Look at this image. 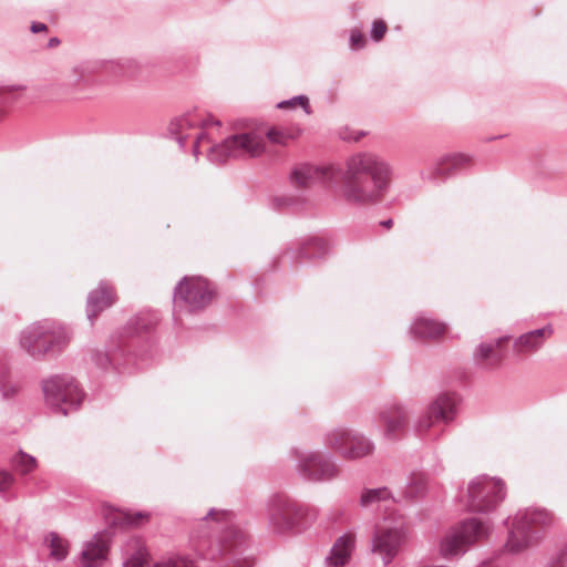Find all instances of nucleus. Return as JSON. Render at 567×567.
<instances>
[{
  "instance_id": "nucleus-22",
  "label": "nucleus",
  "mask_w": 567,
  "mask_h": 567,
  "mask_svg": "<svg viewBox=\"0 0 567 567\" xmlns=\"http://www.w3.org/2000/svg\"><path fill=\"white\" fill-rule=\"evenodd\" d=\"M354 546L355 537L353 534L347 533L340 536L326 558L327 567H343L349 561Z\"/></svg>"
},
{
  "instance_id": "nucleus-40",
  "label": "nucleus",
  "mask_w": 567,
  "mask_h": 567,
  "mask_svg": "<svg viewBox=\"0 0 567 567\" xmlns=\"http://www.w3.org/2000/svg\"><path fill=\"white\" fill-rule=\"evenodd\" d=\"M204 141H208V136L206 133H200L196 135L194 143H193V154L195 157H198L200 151V145L204 143Z\"/></svg>"
},
{
  "instance_id": "nucleus-7",
  "label": "nucleus",
  "mask_w": 567,
  "mask_h": 567,
  "mask_svg": "<svg viewBox=\"0 0 567 567\" xmlns=\"http://www.w3.org/2000/svg\"><path fill=\"white\" fill-rule=\"evenodd\" d=\"M488 526L478 518L463 520L450 529L440 543V553L444 558L464 554L475 542L487 536Z\"/></svg>"
},
{
  "instance_id": "nucleus-30",
  "label": "nucleus",
  "mask_w": 567,
  "mask_h": 567,
  "mask_svg": "<svg viewBox=\"0 0 567 567\" xmlns=\"http://www.w3.org/2000/svg\"><path fill=\"white\" fill-rule=\"evenodd\" d=\"M267 137L272 143L286 145L288 141L293 140L296 135L284 128H270L267 132Z\"/></svg>"
},
{
  "instance_id": "nucleus-24",
  "label": "nucleus",
  "mask_w": 567,
  "mask_h": 567,
  "mask_svg": "<svg viewBox=\"0 0 567 567\" xmlns=\"http://www.w3.org/2000/svg\"><path fill=\"white\" fill-rule=\"evenodd\" d=\"M330 249L329 241L322 237H312L305 243L299 248V254L307 259H316L321 258L326 254H328Z\"/></svg>"
},
{
  "instance_id": "nucleus-11",
  "label": "nucleus",
  "mask_w": 567,
  "mask_h": 567,
  "mask_svg": "<svg viewBox=\"0 0 567 567\" xmlns=\"http://www.w3.org/2000/svg\"><path fill=\"white\" fill-rule=\"evenodd\" d=\"M553 522L554 516L546 509L533 508L518 513L509 530L506 548L512 553H518L532 543V528L547 527Z\"/></svg>"
},
{
  "instance_id": "nucleus-47",
  "label": "nucleus",
  "mask_w": 567,
  "mask_h": 567,
  "mask_svg": "<svg viewBox=\"0 0 567 567\" xmlns=\"http://www.w3.org/2000/svg\"><path fill=\"white\" fill-rule=\"evenodd\" d=\"M230 546H231V545H229V546H224L221 550H223V551H226V550H228V549L230 548Z\"/></svg>"
},
{
  "instance_id": "nucleus-6",
  "label": "nucleus",
  "mask_w": 567,
  "mask_h": 567,
  "mask_svg": "<svg viewBox=\"0 0 567 567\" xmlns=\"http://www.w3.org/2000/svg\"><path fill=\"white\" fill-rule=\"evenodd\" d=\"M42 389L47 404L63 415L76 410L83 399V393L69 375L51 377L43 381Z\"/></svg>"
},
{
  "instance_id": "nucleus-14",
  "label": "nucleus",
  "mask_w": 567,
  "mask_h": 567,
  "mask_svg": "<svg viewBox=\"0 0 567 567\" xmlns=\"http://www.w3.org/2000/svg\"><path fill=\"white\" fill-rule=\"evenodd\" d=\"M337 176L333 166H313L310 164L297 165L290 173V183L297 187L306 188L319 182H330Z\"/></svg>"
},
{
  "instance_id": "nucleus-20",
  "label": "nucleus",
  "mask_w": 567,
  "mask_h": 567,
  "mask_svg": "<svg viewBox=\"0 0 567 567\" xmlns=\"http://www.w3.org/2000/svg\"><path fill=\"white\" fill-rule=\"evenodd\" d=\"M213 121H202L195 113H187L181 117L175 118L169 124V133L175 137L181 148H185L187 140L189 137L188 131L199 125L207 126ZM214 124L219 125V121H215Z\"/></svg>"
},
{
  "instance_id": "nucleus-43",
  "label": "nucleus",
  "mask_w": 567,
  "mask_h": 567,
  "mask_svg": "<svg viewBox=\"0 0 567 567\" xmlns=\"http://www.w3.org/2000/svg\"><path fill=\"white\" fill-rule=\"evenodd\" d=\"M47 29H48L47 24H44L42 22H33L31 25V31L33 33L42 32V31H45Z\"/></svg>"
},
{
  "instance_id": "nucleus-37",
  "label": "nucleus",
  "mask_w": 567,
  "mask_h": 567,
  "mask_svg": "<svg viewBox=\"0 0 567 567\" xmlns=\"http://www.w3.org/2000/svg\"><path fill=\"white\" fill-rule=\"evenodd\" d=\"M14 483V477L8 472H0V493H6Z\"/></svg>"
},
{
  "instance_id": "nucleus-28",
  "label": "nucleus",
  "mask_w": 567,
  "mask_h": 567,
  "mask_svg": "<svg viewBox=\"0 0 567 567\" xmlns=\"http://www.w3.org/2000/svg\"><path fill=\"white\" fill-rule=\"evenodd\" d=\"M13 463L16 470L21 474H28L37 467V460L33 456L23 452H20L14 457Z\"/></svg>"
},
{
  "instance_id": "nucleus-2",
  "label": "nucleus",
  "mask_w": 567,
  "mask_h": 567,
  "mask_svg": "<svg viewBox=\"0 0 567 567\" xmlns=\"http://www.w3.org/2000/svg\"><path fill=\"white\" fill-rule=\"evenodd\" d=\"M268 530L276 535L300 533L317 518V511L286 494L272 495L266 506Z\"/></svg>"
},
{
  "instance_id": "nucleus-27",
  "label": "nucleus",
  "mask_w": 567,
  "mask_h": 567,
  "mask_svg": "<svg viewBox=\"0 0 567 567\" xmlns=\"http://www.w3.org/2000/svg\"><path fill=\"white\" fill-rule=\"evenodd\" d=\"M20 390V385L13 382L10 378L9 372H0V392L3 399H12L17 395Z\"/></svg>"
},
{
  "instance_id": "nucleus-35",
  "label": "nucleus",
  "mask_w": 567,
  "mask_h": 567,
  "mask_svg": "<svg viewBox=\"0 0 567 567\" xmlns=\"http://www.w3.org/2000/svg\"><path fill=\"white\" fill-rule=\"evenodd\" d=\"M233 513L228 511H217L216 508H212L207 515L204 517V519H213L216 522H224L225 524H228L233 520Z\"/></svg>"
},
{
  "instance_id": "nucleus-21",
  "label": "nucleus",
  "mask_w": 567,
  "mask_h": 567,
  "mask_svg": "<svg viewBox=\"0 0 567 567\" xmlns=\"http://www.w3.org/2000/svg\"><path fill=\"white\" fill-rule=\"evenodd\" d=\"M471 163V157L464 154H454L442 158L427 174H423V179L435 181L446 178L454 172L466 167Z\"/></svg>"
},
{
  "instance_id": "nucleus-5",
  "label": "nucleus",
  "mask_w": 567,
  "mask_h": 567,
  "mask_svg": "<svg viewBox=\"0 0 567 567\" xmlns=\"http://www.w3.org/2000/svg\"><path fill=\"white\" fill-rule=\"evenodd\" d=\"M265 152V138L257 133L233 134L208 148V158L223 164L229 159H247L260 156Z\"/></svg>"
},
{
  "instance_id": "nucleus-41",
  "label": "nucleus",
  "mask_w": 567,
  "mask_h": 567,
  "mask_svg": "<svg viewBox=\"0 0 567 567\" xmlns=\"http://www.w3.org/2000/svg\"><path fill=\"white\" fill-rule=\"evenodd\" d=\"M364 40L360 32L353 31L350 35V44L353 49H359L363 45Z\"/></svg>"
},
{
  "instance_id": "nucleus-32",
  "label": "nucleus",
  "mask_w": 567,
  "mask_h": 567,
  "mask_svg": "<svg viewBox=\"0 0 567 567\" xmlns=\"http://www.w3.org/2000/svg\"><path fill=\"white\" fill-rule=\"evenodd\" d=\"M23 90H25V86H23V85H12V86H6V87L0 89V104L1 105L10 104L14 100L13 93L18 92V91H23ZM2 113L3 112L0 109V116H2Z\"/></svg>"
},
{
  "instance_id": "nucleus-17",
  "label": "nucleus",
  "mask_w": 567,
  "mask_h": 567,
  "mask_svg": "<svg viewBox=\"0 0 567 567\" xmlns=\"http://www.w3.org/2000/svg\"><path fill=\"white\" fill-rule=\"evenodd\" d=\"M116 300L113 288L105 281H101L99 287L92 290L87 296L86 313L91 322L105 309L111 307Z\"/></svg>"
},
{
  "instance_id": "nucleus-31",
  "label": "nucleus",
  "mask_w": 567,
  "mask_h": 567,
  "mask_svg": "<svg viewBox=\"0 0 567 567\" xmlns=\"http://www.w3.org/2000/svg\"><path fill=\"white\" fill-rule=\"evenodd\" d=\"M301 106L307 114H310L309 100L306 95L293 96L290 100L281 101L277 104L278 109L297 107Z\"/></svg>"
},
{
  "instance_id": "nucleus-10",
  "label": "nucleus",
  "mask_w": 567,
  "mask_h": 567,
  "mask_svg": "<svg viewBox=\"0 0 567 567\" xmlns=\"http://www.w3.org/2000/svg\"><path fill=\"white\" fill-rule=\"evenodd\" d=\"M214 289L199 276H185L175 287L173 300L177 308L189 312L200 311L213 300Z\"/></svg>"
},
{
  "instance_id": "nucleus-8",
  "label": "nucleus",
  "mask_w": 567,
  "mask_h": 567,
  "mask_svg": "<svg viewBox=\"0 0 567 567\" xmlns=\"http://www.w3.org/2000/svg\"><path fill=\"white\" fill-rule=\"evenodd\" d=\"M503 481L478 475L468 483L466 506L472 512L488 513L494 511L505 498Z\"/></svg>"
},
{
  "instance_id": "nucleus-15",
  "label": "nucleus",
  "mask_w": 567,
  "mask_h": 567,
  "mask_svg": "<svg viewBox=\"0 0 567 567\" xmlns=\"http://www.w3.org/2000/svg\"><path fill=\"white\" fill-rule=\"evenodd\" d=\"M379 419L384 425V439L394 441L404 432L409 422V413L402 405L391 404L380 412Z\"/></svg>"
},
{
  "instance_id": "nucleus-36",
  "label": "nucleus",
  "mask_w": 567,
  "mask_h": 567,
  "mask_svg": "<svg viewBox=\"0 0 567 567\" xmlns=\"http://www.w3.org/2000/svg\"><path fill=\"white\" fill-rule=\"evenodd\" d=\"M144 551L142 548L137 549L130 558L124 560L123 567H143Z\"/></svg>"
},
{
  "instance_id": "nucleus-39",
  "label": "nucleus",
  "mask_w": 567,
  "mask_h": 567,
  "mask_svg": "<svg viewBox=\"0 0 567 567\" xmlns=\"http://www.w3.org/2000/svg\"><path fill=\"white\" fill-rule=\"evenodd\" d=\"M547 567H567V545L553 558Z\"/></svg>"
},
{
  "instance_id": "nucleus-16",
  "label": "nucleus",
  "mask_w": 567,
  "mask_h": 567,
  "mask_svg": "<svg viewBox=\"0 0 567 567\" xmlns=\"http://www.w3.org/2000/svg\"><path fill=\"white\" fill-rule=\"evenodd\" d=\"M550 324L528 331L514 340L513 349L518 355H526L538 351L553 334Z\"/></svg>"
},
{
  "instance_id": "nucleus-26",
  "label": "nucleus",
  "mask_w": 567,
  "mask_h": 567,
  "mask_svg": "<svg viewBox=\"0 0 567 567\" xmlns=\"http://www.w3.org/2000/svg\"><path fill=\"white\" fill-rule=\"evenodd\" d=\"M391 496L386 487H379L372 489H365L362 492L360 497V504L363 507L370 506L374 503L384 502Z\"/></svg>"
},
{
  "instance_id": "nucleus-18",
  "label": "nucleus",
  "mask_w": 567,
  "mask_h": 567,
  "mask_svg": "<svg viewBox=\"0 0 567 567\" xmlns=\"http://www.w3.org/2000/svg\"><path fill=\"white\" fill-rule=\"evenodd\" d=\"M109 543L103 533H96L83 545L80 561L83 567H100L105 560Z\"/></svg>"
},
{
  "instance_id": "nucleus-4",
  "label": "nucleus",
  "mask_w": 567,
  "mask_h": 567,
  "mask_svg": "<svg viewBox=\"0 0 567 567\" xmlns=\"http://www.w3.org/2000/svg\"><path fill=\"white\" fill-rule=\"evenodd\" d=\"M406 539V520L404 516L391 512L375 525L371 550L381 556L385 565L399 554Z\"/></svg>"
},
{
  "instance_id": "nucleus-23",
  "label": "nucleus",
  "mask_w": 567,
  "mask_h": 567,
  "mask_svg": "<svg viewBox=\"0 0 567 567\" xmlns=\"http://www.w3.org/2000/svg\"><path fill=\"white\" fill-rule=\"evenodd\" d=\"M410 331L419 339H434L445 332V324L427 317L420 316L413 321Z\"/></svg>"
},
{
  "instance_id": "nucleus-44",
  "label": "nucleus",
  "mask_w": 567,
  "mask_h": 567,
  "mask_svg": "<svg viewBox=\"0 0 567 567\" xmlns=\"http://www.w3.org/2000/svg\"><path fill=\"white\" fill-rule=\"evenodd\" d=\"M96 363L102 367V368H105L109 363H110V359L106 354H97L96 355Z\"/></svg>"
},
{
  "instance_id": "nucleus-1",
  "label": "nucleus",
  "mask_w": 567,
  "mask_h": 567,
  "mask_svg": "<svg viewBox=\"0 0 567 567\" xmlns=\"http://www.w3.org/2000/svg\"><path fill=\"white\" fill-rule=\"evenodd\" d=\"M392 176L390 164L371 152H359L346 159L341 175V197L349 204L370 205L382 199Z\"/></svg>"
},
{
  "instance_id": "nucleus-42",
  "label": "nucleus",
  "mask_w": 567,
  "mask_h": 567,
  "mask_svg": "<svg viewBox=\"0 0 567 567\" xmlns=\"http://www.w3.org/2000/svg\"><path fill=\"white\" fill-rule=\"evenodd\" d=\"M123 523L126 525H135L138 524V520L144 517L142 513L135 514V516H131L130 514H121Z\"/></svg>"
},
{
  "instance_id": "nucleus-19",
  "label": "nucleus",
  "mask_w": 567,
  "mask_h": 567,
  "mask_svg": "<svg viewBox=\"0 0 567 567\" xmlns=\"http://www.w3.org/2000/svg\"><path fill=\"white\" fill-rule=\"evenodd\" d=\"M507 340L508 337H501L491 342H482L474 352L475 361L486 370L498 368L504 360V354L498 348Z\"/></svg>"
},
{
  "instance_id": "nucleus-12",
  "label": "nucleus",
  "mask_w": 567,
  "mask_h": 567,
  "mask_svg": "<svg viewBox=\"0 0 567 567\" xmlns=\"http://www.w3.org/2000/svg\"><path fill=\"white\" fill-rule=\"evenodd\" d=\"M458 400L454 394L439 395L419 417L415 430L419 434L426 433L435 423L452 422L457 412Z\"/></svg>"
},
{
  "instance_id": "nucleus-25",
  "label": "nucleus",
  "mask_w": 567,
  "mask_h": 567,
  "mask_svg": "<svg viewBox=\"0 0 567 567\" xmlns=\"http://www.w3.org/2000/svg\"><path fill=\"white\" fill-rule=\"evenodd\" d=\"M45 545L49 548V556L56 560L61 561L66 558L69 554V544L56 533H50L44 540Z\"/></svg>"
},
{
  "instance_id": "nucleus-29",
  "label": "nucleus",
  "mask_w": 567,
  "mask_h": 567,
  "mask_svg": "<svg viewBox=\"0 0 567 567\" xmlns=\"http://www.w3.org/2000/svg\"><path fill=\"white\" fill-rule=\"evenodd\" d=\"M243 542L236 540L235 551L230 556V565L228 567H252L254 560L247 556H240L244 554V549H241Z\"/></svg>"
},
{
  "instance_id": "nucleus-34",
  "label": "nucleus",
  "mask_w": 567,
  "mask_h": 567,
  "mask_svg": "<svg viewBox=\"0 0 567 567\" xmlns=\"http://www.w3.org/2000/svg\"><path fill=\"white\" fill-rule=\"evenodd\" d=\"M272 203L277 208H292L300 203V199L291 195H280L276 196Z\"/></svg>"
},
{
  "instance_id": "nucleus-38",
  "label": "nucleus",
  "mask_w": 567,
  "mask_h": 567,
  "mask_svg": "<svg viewBox=\"0 0 567 567\" xmlns=\"http://www.w3.org/2000/svg\"><path fill=\"white\" fill-rule=\"evenodd\" d=\"M386 25L382 20H377L372 23L371 32L374 40L380 41L384 37Z\"/></svg>"
},
{
  "instance_id": "nucleus-3",
  "label": "nucleus",
  "mask_w": 567,
  "mask_h": 567,
  "mask_svg": "<svg viewBox=\"0 0 567 567\" xmlns=\"http://www.w3.org/2000/svg\"><path fill=\"white\" fill-rule=\"evenodd\" d=\"M68 342V331L49 320L32 323L22 331L20 338L21 347L32 357L60 351Z\"/></svg>"
},
{
  "instance_id": "nucleus-45",
  "label": "nucleus",
  "mask_w": 567,
  "mask_h": 567,
  "mask_svg": "<svg viewBox=\"0 0 567 567\" xmlns=\"http://www.w3.org/2000/svg\"><path fill=\"white\" fill-rule=\"evenodd\" d=\"M380 225L389 229L393 226V220L391 218H389V219L382 220L380 223Z\"/></svg>"
},
{
  "instance_id": "nucleus-9",
  "label": "nucleus",
  "mask_w": 567,
  "mask_h": 567,
  "mask_svg": "<svg viewBox=\"0 0 567 567\" xmlns=\"http://www.w3.org/2000/svg\"><path fill=\"white\" fill-rule=\"evenodd\" d=\"M324 445L349 461L363 458L374 451V443L369 437L347 427L329 431L324 435Z\"/></svg>"
},
{
  "instance_id": "nucleus-46",
  "label": "nucleus",
  "mask_w": 567,
  "mask_h": 567,
  "mask_svg": "<svg viewBox=\"0 0 567 567\" xmlns=\"http://www.w3.org/2000/svg\"><path fill=\"white\" fill-rule=\"evenodd\" d=\"M59 43H60V40H59L58 38H51V39L49 40V42H48V45H49L50 48H54V47H56Z\"/></svg>"
},
{
  "instance_id": "nucleus-33",
  "label": "nucleus",
  "mask_w": 567,
  "mask_h": 567,
  "mask_svg": "<svg viewBox=\"0 0 567 567\" xmlns=\"http://www.w3.org/2000/svg\"><path fill=\"white\" fill-rule=\"evenodd\" d=\"M425 491V483L423 478L419 477L413 480L406 487L405 497L413 499L421 496Z\"/></svg>"
},
{
  "instance_id": "nucleus-13",
  "label": "nucleus",
  "mask_w": 567,
  "mask_h": 567,
  "mask_svg": "<svg viewBox=\"0 0 567 567\" xmlns=\"http://www.w3.org/2000/svg\"><path fill=\"white\" fill-rule=\"evenodd\" d=\"M295 453L298 458V471L303 478L319 482L332 480L338 475V466L331 456L323 457L316 452Z\"/></svg>"
}]
</instances>
